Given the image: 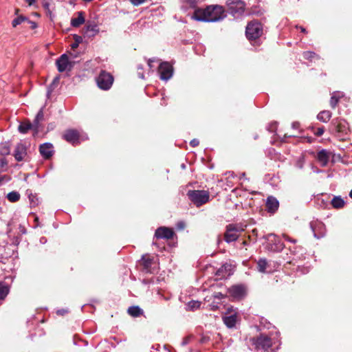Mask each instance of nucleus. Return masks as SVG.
Instances as JSON below:
<instances>
[{"label": "nucleus", "mask_w": 352, "mask_h": 352, "mask_svg": "<svg viewBox=\"0 0 352 352\" xmlns=\"http://www.w3.org/2000/svg\"><path fill=\"white\" fill-rule=\"evenodd\" d=\"M226 17L225 10L220 6H208L206 8H197L194 11L192 19L199 21L214 22Z\"/></svg>", "instance_id": "obj_1"}, {"label": "nucleus", "mask_w": 352, "mask_h": 352, "mask_svg": "<svg viewBox=\"0 0 352 352\" xmlns=\"http://www.w3.org/2000/svg\"><path fill=\"white\" fill-rule=\"evenodd\" d=\"M254 349L258 352H274L273 349V341L267 334L261 333L250 339Z\"/></svg>", "instance_id": "obj_2"}, {"label": "nucleus", "mask_w": 352, "mask_h": 352, "mask_svg": "<svg viewBox=\"0 0 352 352\" xmlns=\"http://www.w3.org/2000/svg\"><path fill=\"white\" fill-rule=\"evenodd\" d=\"M187 197L196 207H200L210 200V192L204 190H189Z\"/></svg>", "instance_id": "obj_3"}, {"label": "nucleus", "mask_w": 352, "mask_h": 352, "mask_svg": "<svg viewBox=\"0 0 352 352\" xmlns=\"http://www.w3.org/2000/svg\"><path fill=\"white\" fill-rule=\"evenodd\" d=\"M246 226L241 223H230L226 226L223 239L227 243L236 241L240 234L245 230Z\"/></svg>", "instance_id": "obj_4"}, {"label": "nucleus", "mask_w": 352, "mask_h": 352, "mask_svg": "<svg viewBox=\"0 0 352 352\" xmlns=\"http://www.w3.org/2000/svg\"><path fill=\"white\" fill-rule=\"evenodd\" d=\"M263 33V25L257 20L250 21L245 29V35L249 41H255Z\"/></svg>", "instance_id": "obj_5"}, {"label": "nucleus", "mask_w": 352, "mask_h": 352, "mask_svg": "<svg viewBox=\"0 0 352 352\" xmlns=\"http://www.w3.org/2000/svg\"><path fill=\"white\" fill-rule=\"evenodd\" d=\"M98 87L103 90H108L111 88L113 82V76L106 71H101L96 78Z\"/></svg>", "instance_id": "obj_6"}, {"label": "nucleus", "mask_w": 352, "mask_h": 352, "mask_svg": "<svg viewBox=\"0 0 352 352\" xmlns=\"http://www.w3.org/2000/svg\"><path fill=\"white\" fill-rule=\"evenodd\" d=\"M80 133L78 130L69 129L65 130L62 135V138L67 142L75 146L80 143Z\"/></svg>", "instance_id": "obj_7"}, {"label": "nucleus", "mask_w": 352, "mask_h": 352, "mask_svg": "<svg viewBox=\"0 0 352 352\" xmlns=\"http://www.w3.org/2000/svg\"><path fill=\"white\" fill-rule=\"evenodd\" d=\"M158 72L162 80H168L173 76V67L169 63L163 62L160 65Z\"/></svg>", "instance_id": "obj_8"}, {"label": "nucleus", "mask_w": 352, "mask_h": 352, "mask_svg": "<svg viewBox=\"0 0 352 352\" xmlns=\"http://www.w3.org/2000/svg\"><path fill=\"white\" fill-rule=\"evenodd\" d=\"M247 288L243 284L234 285L228 289L229 294L234 298L241 299L246 295Z\"/></svg>", "instance_id": "obj_9"}, {"label": "nucleus", "mask_w": 352, "mask_h": 352, "mask_svg": "<svg viewBox=\"0 0 352 352\" xmlns=\"http://www.w3.org/2000/svg\"><path fill=\"white\" fill-rule=\"evenodd\" d=\"M58 71L59 72H63L67 69L71 70L73 65L69 61V58L67 54H62L56 61Z\"/></svg>", "instance_id": "obj_10"}, {"label": "nucleus", "mask_w": 352, "mask_h": 352, "mask_svg": "<svg viewBox=\"0 0 352 352\" xmlns=\"http://www.w3.org/2000/svg\"><path fill=\"white\" fill-rule=\"evenodd\" d=\"M175 235L174 230L167 227H160L155 232V236L157 239H171Z\"/></svg>", "instance_id": "obj_11"}, {"label": "nucleus", "mask_w": 352, "mask_h": 352, "mask_svg": "<svg viewBox=\"0 0 352 352\" xmlns=\"http://www.w3.org/2000/svg\"><path fill=\"white\" fill-rule=\"evenodd\" d=\"M268 237H273L267 244L268 249L273 252H280L284 248L283 243L281 242L280 239L275 234H270Z\"/></svg>", "instance_id": "obj_12"}, {"label": "nucleus", "mask_w": 352, "mask_h": 352, "mask_svg": "<svg viewBox=\"0 0 352 352\" xmlns=\"http://www.w3.org/2000/svg\"><path fill=\"white\" fill-rule=\"evenodd\" d=\"M39 152L43 158L50 159L54 153L53 145L51 143H44L40 145Z\"/></svg>", "instance_id": "obj_13"}, {"label": "nucleus", "mask_w": 352, "mask_h": 352, "mask_svg": "<svg viewBox=\"0 0 352 352\" xmlns=\"http://www.w3.org/2000/svg\"><path fill=\"white\" fill-rule=\"evenodd\" d=\"M27 155V148L25 144L22 143H19L16 144L14 156L16 161L21 162L25 159V157Z\"/></svg>", "instance_id": "obj_14"}, {"label": "nucleus", "mask_w": 352, "mask_h": 352, "mask_svg": "<svg viewBox=\"0 0 352 352\" xmlns=\"http://www.w3.org/2000/svg\"><path fill=\"white\" fill-rule=\"evenodd\" d=\"M245 3L241 1H232L229 4V10L233 15L241 14L244 12Z\"/></svg>", "instance_id": "obj_15"}, {"label": "nucleus", "mask_w": 352, "mask_h": 352, "mask_svg": "<svg viewBox=\"0 0 352 352\" xmlns=\"http://www.w3.org/2000/svg\"><path fill=\"white\" fill-rule=\"evenodd\" d=\"M265 206L268 212L274 213L278 209L279 202L274 197L270 196L267 198Z\"/></svg>", "instance_id": "obj_16"}, {"label": "nucleus", "mask_w": 352, "mask_h": 352, "mask_svg": "<svg viewBox=\"0 0 352 352\" xmlns=\"http://www.w3.org/2000/svg\"><path fill=\"white\" fill-rule=\"evenodd\" d=\"M99 32L98 25L94 23L88 22L84 30V35L89 38L94 37Z\"/></svg>", "instance_id": "obj_17"}, {"label": "nucleus", "mask_w": 352, "mask_h": 352, "mask_svg": "<svg viewBox=\"0 0 352 352\" xmlns=\"http://www.w3.org/2000/svg\"><path fill=\"white\" fill-rule=\"evenodd\" d=\"M231 265L228 264H224L219 267L215 272V275L220 279L223 278L228 276H230V270Z\"/></svg>", "instance_id": "obj_18"}, {"label": "nucleus", "mask_w": 352, "mask_h": 352, "mask_svg": "<svg viewBox=\"0 0 352 352\" xmlns=\"http://www.w3.org/2000/svg\"><path fill=\"white\" fill-rule=\"evenodd\" d=\"M317 160L322 166H327L329 160V153L324 149L320 151L317 154Z\"/></svg>", "instance_id": "obj_19"}, {"label": "nucleus", "mask_w": 352, "mask_h": 352, "mask_svg": "<svg viewBox=\"0 0 352 352\" xmlns=\"http://www.w3.org/2000/svg\"><path fill=\"white\" fill-rule=\"evenodd\" d=\"M224 324L228 328H232L235 326L237 321V314H233L230 316H226L223 318Z\"/></svg>", "instance_id": "obj_20"}, {"label": "nucleus", "mask_w": 352, "mask_h": 352, "mask_svg": "<svg viewBox=\"0 0 352 352\" xmlns=\"http://www.w3.org/2000/svg\"><path fill=\"white\" fill-rule=\"evenodd\" d=\"M30 129L34 130V124L31 123L29 120L21 122L18 127L19 131L23 134L27 133Z\"/></svg>", "instance_id": "obj_21"}, {"label": "nucleus", "mask_w": 352, "mask_h": 352, "mask_svg": "<svg viewBox=\"0 0 352 352\" xmlns=\"http://www.w3.org/2000/svg\"><path fill=\"white\" fill-rule=\"evenodd\" d=\"M77 14V17L71 19V25L74 28L79 27L85 21L83 12H78Z\"/></svg>", "instance_id": "obj_22"}, {"label": "nucleus", "mask_w": 352, "mask_h": 352, "mask_svg": "<svg viewBox=\"0 0 352 352\" xmlns=\"http://www.w3.org/2000/svg\"><path fill=\"white\" fill-rule=\"evenodd\" d=\"M45 118H44V113H43V109H41L37 113L34 121H33V124H34V131H38V129H39V126H40V122L44 121Z\"/></svg>", "instance_id": "obj_23"}, {"label": "nucleus", "mask_w": 352, "mask_h": 352, "mask_svg": "<svg viewBox=\"0 0 352 352\" xmlns=\"http://www.w3.org/2000/svg\"><path fill=\"white\" fill-rule=\"evenodd\" d=\"M153 263V258L148 254H144L142 256L141 264L146 270H148Z\"/></svg>", "instance_id": "obj_24"}, {"label": "nucleus", "mask_w": 352, "mask_h": 352, "mask_svg": "<svg viewBox=\"0 0 352 352\" xmlns=\"http://www.w3.org/2000/svg\"><path fill=\"white\" fill-rule=\"evenodd\" d=\"M128 314L132 317H139L143 314V310L138 306L129 307L127 310Z\"/></svg>", "instance_id": "obj_25"}, {"label": "nucleus", "mask_w": 352, "mask_h": 352, "mask_svg": "<svg viewBox=\"0 0 352 352\" xmlns=\"http://www.w3.org/2000/svg\"><path fill=\"white\" fill-rule=\"evenodd\" d=\"M331 117V113L329 111H320L317 116V118L323 122H327Z\"/></svg>", "instance_id": "obj_26"}, {"label": "nucleus", "mask_w": 352, "mask_h": 352, "mask_svg": "<svg viewBox=\"0 0 352 352\" xmlns=\"http://www.w3.org/2000/svg\"><path fill=\"white\" fill-rule=\"evenodd\" d=\"M268 267V263L265 258H260L257 261V270L258 272L265 273L266 272L267 267Z\"/></svg>", "instance_id": "obj_27"}, {"label": "nucleus", "mask_w": 352, "mask_h": 352, "mask_svg": "<svg viewBox=\"0 0 352 352\" xmlns=\"http://www.w3.org/2000/svg\"><path fill=\"white\" fill-rule=\"evenodd\" d=\"M331 205L334 208H342L344 206V201L340 197H335L331 200Z\"/></svg>", "instance_id": "obj_28"}, {"label": "nucleus", "mask_w": 352, "mask_h": 352, "mask_svg": "<svg viewBox=\"0 0 352 352\" xmlns=\"http://www.w3.org/2000/svg\"><path fill=\"white\" fill-rule=\"evenodd\" d=\"M6 197L9 201L14 203L20 199L21 195L16 191H12L7 195Z\"/></svg>", "instance_id": "obj_29"}, {"label": "nucleus", "mask_w": 352, "mask_h": 352, "mask_svg": "<svg viewBox=\"0 0 352 352\" xmlns=\"http://www.w3.org/2000/svg\"><path fill=\"white\" fill-rule=\"evenodd\" d=\"M28 21V18L23 15H19L12 21V26L16 28L17 25L22 24Z\"/></svg>", "instance_id": "obj_30"}, {"label": "nucleus", "mask_w": 352, "mask_h": 352, "mask_svg": "<svg viewBox=\"0 0 352 352\" xmlns=\"http://www.w3.org/2000/svg\"><path fill=\"white\" fill-rule=\"evenodd\" d=\"M9 292V288L7 285L0 283V299H4Z\"/></svg>", "instance_id": "obj_31"}, {"label": "nucleus", "mask_w": 352, "mask_h": 352, "mask_svg": "<svg viewBox=\"0 0 352 352\" xmlns=\"http://www.w3.org/2000/svg\"><path fill=\"white\" fill-rule=\"evenodd\" d=\"M302 56L305 59L308 60H313L315 58H319L318 55L315 52L311 51H306L302 53Z\"/></svg>", "instance_id": "obj_32"}, {"label": "nucleus", "mask_w": 352, "mask_h": 352, "mask_svg": "<svg viewBox=\"0 0 352 352\" xmlns=\"http://www.w3.org/2000/svg\"><path fill=\"white\" fill-rule=\"evenodd\" d=\"M59 80H60L59 77L56 76L53 80L52 83L49 85L48 89H47V96H48V97L52 94L53 90L57 87L58 84L59 83Z\"/></svg>", "instance_id": "obj_33"}, {"label": "nucleus", "mask_w": 352, "mask_h": 352, "mask_svg": "<svg viewBox=\"0 0 352 352\" xmlns=\"http://www.w3.org/2000/svg\"><path fill=\"white\" fill-rule=\"evenodd\" d=\"M74 38L75 41L71 45V47L72 49L75 50L78 47L79 43L82 41V38L80 36L75 34L74 36Z\"/></svg>", "instance_id": "obj_34"}, {"label": "nucleus", "mask_w": 352, "mask_h": 352, "mask_svg": "<svg viewBox=\"0 0 352 352\" xmlns=\"http://www.w3.org/2000/svg\"><path fill=\"white\" fill-rule=\"evenodd\" d=\"M335 124V130L338 133H343L346 131V126L344 124L338 122L334 124Z\"/></svg>", "instance_id": "obj_35"}, {"label": "nucleus", "mask_w": 352, "mask_h": 352, "mask_svg": "<svg viewBox=\"0 0 352 352\" xmlns=\"http://www.w3.org/2000/svg\"><path fill=\"white\" fill-rule=\"evenodd\" d=\"M338 100H339L338 98H337V97H336V96H333L331 98L329 103H330L331 107L333 109H335V108H336V105H337V104H338Z\"/></svg>", "instance_id": "obj_36"}, {"label": "nucleus", "mask_w": 352, "mask_h": 352, "mask_svg": "<svg viewBox=\"0 0 352 352\" xmlns=\"http://www.w3.org/2000/svg\"><path fill=\"white\" fill-rule=\"evenodd\" d=\"M129 1L135 6H138L145 3L146 1H147V0H129Z\"/></svg>", "instance_id": "obj_37"}, {"label": "nucleus", "mask_w": 352, "mask_h": 352, "mask_svg": "<svg viewBox=\"0 0 352 352\" xmlns=\"http://www.w3.org/2000/svg\"><path fill=\"white\" fill-rule=\"evenodd\" d=\"M324 132V127H319L316 129V131H314V134L316 135V136H321Z\"/></svg>", "instance_id": "obj_38"}, {"label": "nucleus", "mask_w": 352, "mask_h": 352, "mask_svg": "<svg viewBox=\"0 0 352 352\" xmlns=\"http://www.w3.org/2000/svg\"><path fill=\"white\" fill-rule=\"evenodd\" d=\"M26 22L30 25V28L32 30L36 29L38 26L36 22L30 21L29 19L28 21H26Z\"/></svg>", "instance_id": "obj_39"}, {"label": "nucleus", "mask_w": 352, "mask_h": 352, "mask_svg": "<svg viewBox=\"0 0 352 352\" xmlns=\"http://www.w3.org/2000/svg\"><path fill=\"white\" fill-rule=\"evenodd\" d=\"M199 141L197 139H193L190 142V145L192 147H196L199 145Z\"/></svg>", "instance_id": "obj_40"}, {"label": "nucleus", "mask_w": 352, "mask_h": 352, "mask_svg": "<svg viewBox=\"0 0 352 352\" xmlns=\"http://www.w3.org/2000/svg\"><path fill=\"white\" fill-rule=\"evenodd\" d=\"M10 179V177L8 175H1L0 176V185L5 181H9Z\"/></svg>", "instance_id": "obj_41"}, {"label": "nucleus", "mask_w": 352, "mask_h": 352, "mask_svg": "<svg viewBox=\"0 0 352 352\" xmlns=\"http://www.w3.org/2000/svg\"><path fill=\"white\" fill-rule=\"evenodd\" d=\"M10 153V148L8 147L4 146L3 148V151H1L2 155H8Z\"/></svg>", "instance_id": "obj_42"}, {"label": "nucleus", "mask_w": 352, "mask_h": 352, "mask_svg": "<svg viewBox=\"0 0 352 352\" xmlns=\"http://www.w3.org/2000/svg\"><path fill=\"white\" fill-rule=\"evenodd\" d=\"M67 313V311L66 309H58L56 311V314L59 316H63L65 314Z\"/></svg>", "instance_id": "obj_43"}, {"label": "nucleus", "mask_w": 352, "mask_h": 352, "mask_svg": "<svg viewBox=\"0 0 352 352\" xmlns=\"http://www.w3.org/2000/svg\"><path fill=\"white\" fill-rule=\"evenodd\" d=\"M191 307L193 308H197L200 306V303L199 302L192 301L190 303Z\"/></svg>", "instance_id": "obj_44"}, {"label": "nucleus", "mask_w": 352, "mask_h": 352, "mask_svg": "<svg viewBox=\"0 0 352 352\" xmlns=\"http://www.w3.org/2000/svg\"><path fill=\"white\" fill-rule=\"evenodd\" d=\"M250 239H251V236H248V240H244L242 242V245H244V246H246V245H249Z\"/></svg>", "instance_id": "obj_45"}, {"label": "nucleus", "mask_w": 352, "mask_h": 352, "mask_svg": "<svg viewBox=\"0 0 352 352\" xmlns=\"http://www.w3.org/2000/svg\"><path fill=\"white\" fill-rule=\"evenodd\" d=\"M283 237H284L286 240L289 241H291V242H292V243H295L296 242V239H290V237H289V236H287V235H286V234H283Z\"/></svg>", "instance_id": "obj_46"}, {"label": "nucleus", "mask_w": 352, "mask_h": 352, "mask_svg": "<svg viewBox=\"0 0 352 352\" xmlns=\"http://www.w3.org/2000/svg\"><path fill=\"white\" fill-rule=\"evenodd\" d=\"M7 164H8V163H7V161H6V159H2V160H1V167H3L4 166H6V165H7Z\"/></svg>", "instance_id": "obj_47"}, {"label": "nucleus", "mask_w": 352, "mask_h": 352, "mask_svg": "<svg viewBox=\"0 0 352 352\" xmlns=\"http://www.w3.org/2000/svg\"><path fill=\"white\" fill-rule=\"evenodd\" d=\"M49 6H50V4L47 2H45V3H43L44 8L46 10H47L48 12H50Z\"/></svg>", "instance_id": "obj_48"}, {"label": "nucleus", "mask_w": 352, "mask_h": 352, "mask_svg": "<svg viewBox=\"0 0 352 352\" xmlns=\"http://www.w3.org/2000/svg\"><path fill=\"white\" fill-rule=\"evenodd\" d=\"M25 1L28 3L29 6H32L36 0H25Z\"/></svg>", "instance_id": "obj_49"}, {"label": "nucleus", "mask_w": 352, "mask_h": 352, "mask_svg": "<svg viewBox=\"0 0 352 352\" xmlns=\"http://www.w3.org/2000/svg\"><path fill=\"white\" fill-rule=\"evenodd\" d=\"M31 201V204H33L34 206H36L37 204L34 201V199H35V197H33L32 198L31 197H29Z\"/></svg>", "instance_id": "obj_50"}, {"label": "nucleus", "mask_w": 352, "mask_h": 352, "mask_svg": "<svg viewBox=\"0 0 352 352\" xmlns=\"http://www.w3.org/2000/svg\"><path fill=\"white\" fill-rule=\"evenodd\" d=\"M31 201V204H33L34 206H36L37 204L34 201V199H35V197H33L32 198L31 197H29Z\"/></svg>", "instance_id": "obj_51"}, {"label": "nucleus", "mask_w": 352, "mask_h": 352, "mask_svg": "<svg viewBox=\"0 0 352 352\" xmlns=\"http://www.w3.org/2000/svg\"><path fill=\"white\" fill-rule=\"evenodd\" d=\"M285 279L288 280V281H292V283H294V280H292V278L288 276H285Z\"/></svg>", "instance_id": "obj_52"}, {"label": "nucleus", "mask_w": 352, "mask_h": 352, "mask_svg": "<svg viewBox=\"0 0 352 352\" xmlns=\"http://www.w3.org/2000/svg\"><path fill=\"white\" fill-rule=\"evenodd\" d=\"M292 125H293L294 128L297 129L298 127L299 124L297 122H294V123H293Z\"/></svg>", "instance_id": "obj_53"}, {"label": "nucleus", "mask_w": 352, "mask_h": 352, "mask_svg": "<svg viewBox=\"0 0 352 352\" xmlns=\"http://www.w3.org/2000/svg\"><path fill=\"white\" fill-rule=\"evenodd\" d=\"M300 31H301L302 32H303V33H306V32H307V31H306V30H305V28H303V27H300Z\"/></svg>", "instance_id": "obj_54"}, {"label": "nucleus", "mask_w": 352, "mask_h": 352, "mask_svg": "<svg viewBox=\"0 0 352 352\" xmlns=\"http://www.w3.org/2000/svg\"><path fill=\"white\" fill-rule=\"evenodd\" d=\"M19 12V8H16V9H15V12H14V14H15L16 15H18Z\"/></svg>", "instance_id": "obj_55"}, {"label": "nucleus", "mask_w": 352, "mask_h": 352, "mask_svg": "<svg viewBox=\"0 0 352 352\" xmlns=\"http://www.w3.org/2000/svg\"><path fill=\"white\" fill-rule=\"evenodd\" d=\"M252 233H253L254 234H257V230H256V229H254V230H252Z\"/></svg>", "instance_id": "obj_56"}, {"label": "nucleus", "mask_w": 352, "mask_h": 352, "mask_svg": "<svg viewBox=\"0 0 352 352\" xmlns=\"http://www.w3.org/2000/svg\"><path fill=\"white\" fill-rule=\"evenodd\" d=\"M151 62H152V60L150 59V60H148V65H149L151 67V65H152Z\"/></svg>", "instance_id": "obj_57"}, {"label": "nucleus", "mask_w": 352, "mask_h": 352, "mask_svg": "<svg viewBox=\"0 0 352 352\" xmlns=\"http://www.w3.org/2000/svg\"><path fill=\"white\" fill-rule=\"evenodd\" d=\"M349 196L352 199V190L349 192Z\"/></svg>", "instance_id": "obj_58"}, {"label": "nucleus", "mask_w": 352, "mask_h": 352, "mask_svg": "<svg viewBox=\"0 0 352 352\" xmlns=\"http://www.w3.org/2000/svg\"><path fill=\"white\" fill-rule=\"evenodd\" d=\"M140 77L141 78H144V75H143L142 74H140Z\"/></svg>", "instance_id": "obj_59"}, {"label": "nucleus", "mask_w": 352, "mask_h": 352, "mask_svg": "<svg viewBox=\"0 0 352 352\" xmlns=\"http://www.w3.org/2000/svg\"><path fill=\"white\" fill-rule=\"evenodd\" d=\"M220 296H221V293H219V294H218V296H216V297L219 298V297H220Z\"/></svg>", "instance_id": "obj_60"}, {"label": "nucleus", "mask_w": 352, "mask_h": 352, "mask_svg": "<svg viewBox=\"0 0 352 352\" xmlns=\"http://www.w3.org/2000/svg\"><path fill=\"white\" fill-rule=\"evenodd\" d=\"M35 221H38V217H35Z\"/></svg>", "instance_id": "obj_61"}, {"label": "nucleus", "mask_w": 352, "mask_h": 352, "mask_svg": "<svg viewBox=\"0 0 352 352\" xmlns=\"http://www.w3.org/2000/svg\"><path fill=\"white\" fill-rule=\"evenodd\" d=\"M84 1L89 2V1H91L92 0H84Z\"/></svg>", "instance_id": "obj_62"}, {"label": "nucleus", "mask_w": 352, "mask_h": 352, "mask_svg": "<svg viewBox=\"0 0 352 352\" xmlns=\"http://www.w3.org/2000/svg\"><path fill=\"white\" fill-rule=\"evenodd\" d=\"M308 142H311V138H308Z\"/></svg>", "instance_id": "obj_63"}, {"label": "nucleus", "mask_w": 352, "mask_h": 352, "mask_svg": "<svg viewBox=\"0 0 352 352\" xmlns=\"http://www.w3.org/2000/svg\"><path fill=\"white\" fill-rule=\"evenodd\" d=\"M186 343H187V339L185 340V341H184V344H186Z\"/></svg>", "instance_id": "obj_64"}]
</instances>
